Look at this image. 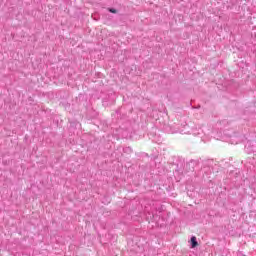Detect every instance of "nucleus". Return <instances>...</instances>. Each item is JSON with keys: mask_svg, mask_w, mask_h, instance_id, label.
I'll return each instance as SVG.
<instances>
[{"mask_svg": "<svg viewBox=\"0 0 256 256\" xmlns=\"http://www.w3.org/2000/svg\"><path fill=\"white\" fill-rule=\"evenodd\" d=\"M109 11H110V13H117V10L113 9V8H110Z\"/></svg>", "mask_w": 256, "mask_h": 256, "instance_id": "2", "label": "nucleus"}, {"mask_svg": "<svg viewBox=\"0 0 256 256\" xmlns=\"http://www.w3.org/2000/svg\"><path fill=\"white\" fill-rule=\"evenodd\" d=\"M190 241L192 249H195V247L199 246V243L197 242V237L192 236Z\"/></svg>", "mask_w": 256, "mask_h": 256, "instance_id": "1", "label": "nucleus"}]
</instances>
